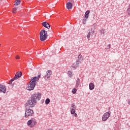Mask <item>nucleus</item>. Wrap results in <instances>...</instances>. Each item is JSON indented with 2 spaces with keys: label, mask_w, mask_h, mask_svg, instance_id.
<instances>
[{
  "label": "nucleus",
  "mask_w": 130,
  "mask_h": 130,
  "mask_svg": "<svg viewBox=\"0 0 130 130\" xmlns=\"http://www.w3.org/2000/svg\"><path fill=\"white\" fill-rule=\"evenodd\" d=\"M77 91H78V89H77L76 88H73L72 89L73 94H76V93H77Z\"/></svg>",
  "instance_id": "b1692460"
},
{
  "label": "nucleus",
  "mask_w": 130,
  "mask_h": 130,
  "mask_svg": "<svg viewBox=\"0 0 130 130\" xmlns=\"http://www.w3.org/2000/svg\"><path fill=\"white\" fill-rule=\"evenodd\" d=\"M90 14V10H87L85 13V15H84V18L83 19V23L85 25L86 24V21H87V19H88V18L89 17V14Z\"/></svg>",
  "instance_id": "6e6552de"
},
{
  "label": "nucleus",
  "mask_w": 130,
  "mask_h": 130,
  "mask_svg": "<svg viewBox=\"0 0 130 130\" xmlns=\"http://www.w3.org/2000/svg\"><path fill=\"white\" fill-rule=\"evenodd\" d=\"M15 58L16 59H20V56H19L18 55H17L16 56Z\"/></svg>",
  "instance_id": "c756f323"
},
{
  "label": "nucleus",
  "mask_w": 130,
  "mask_h": 130,
  "mask_svg": "<svg viewBox=\"0 0 130 130\" xmlns=\"http://www.w3.org/2000/svg\"><path fill=\"white\" fill-rule=\"evenodd\" d=\"M76 108H77V107H76L75 104H72L71 109H72L73 110H76Z\"/></svg>",
  "instance_id": "6ab92c4d"
},
{
  "label": "nucleus",
  "mask_w": 130,
  "mask_h": 130,
  "mask_svg": "<svg viewBox=\"0 0 130 130\" xmlns=\"http://www.w3.org/2000/svg\"><path fill=\"white\" fill-rule=\"evenodd\" d=\"M22 75H23V73H22L21 72H17L14 76L15 80H18V79L21 78V77H22Z\"/></svg>",
  "instance_id": "9d476101"
},
{
  "label": "nucleus",
  "mask_w": 130,
  "mask_h": 130,
  "mask_svg": "<svg viewBox=\"0 0 130 130\" xmlns=\"http://www.w3.org/2000/svg\"><path fill=\"white\" fill-rule=\"evenodd\" d=\"M49 103H50V99L47 98L45 101V104L47 105L49 104Z\"/></svg>",
  "instance_id": "412c9836"
},
{
  "label": "nucleus",
  "mask_w": 130,
  "mask_h": 130,
  "mask_svg": "<svg viewBox=\"0 0 130 130\" xmlns=\"http://www.w3.org/2000/svg\"><path fill=\"white\" fill-rule=\"evenodd\" d=\"M9 85H11L12 87H13V86H14V85H13V82H11V81H9Z\"/></svg>",
  "instance_id": "c85d7f7f"
},
{
  "label": "nucleus",
  "mask_w": 130,
  "mask_h": 130,
  "mask_svg": "<svg viewBox=\"0 0 130 130\" xmlns=\"http://www.w3.org/2000/svg\"><path fill=\"white\" fill-rule=\"evenodd\" d=\"M40 77H41V75H40L38 76L31 78L30 79L29 83L27 87V90H28V91H32V90H34V88H35V86H36L37 82L39 81Z\"/></svg>",
  "instance_id": "f03ea898"
},
{
  "label": "nucleus",
  "mask_w": 130,
  "mask_h": 130,
  "mask_svg": "<svg viewBox=\"0 0 130 130\" xmlns=\"http://www.w3.org/2000/svg\"><path fill=\"white\" fill-rule=\"evenodd\" d=\"M127 104H129V105L130 104V100H128V101H127Z\"/></svg>",
  "instance_id": "72a5a7b5"
},
{
  "label": "nucleus",
  "mask_w": 130,
  "mask_h": 130,
  "mask_svg": "<svg viewBox=\"0 0 130 130\" xmlns=\"http://www.w3.org/2000/svg\"><path fill=\"white\" fill-rule=\"evenodd\" d=\"M74 114L75 117H78V114H77V113H75Z\"/></svg>",
  "instance_id": "2f4dec72"
},
{
  "label": "nucleus",
  "mask_w": 130,
  "mask_h": 130,
  "mask_svg": "<svg viewBox=\"0 0 130 130\" xmlns=\"http://www.w3.org/2000/svg\"><path fill=\"white\" fill-rule=\"evenodd\" d=\"M79 63H80V61L77 60L76 62H75L72 64V68H73L74 70H76V69H77V68L79 67Z\"/></svg>",
  "instance_id": "9b49d317"
},
{
  "label": "nucleus",
  "mask_w": 130,
  "mask_h": 130,
  "mask_svg": "<svg viewBox=\"0 0 130 130\" xmlns=\"http://www.w3.org/2000/svg\"><path fill=\"white\" fill-rule=\"evenodd\" d=\"M110 48H111V45L109 44L105 48V49L107 50V51H109V50H110Z\"/></svg>",
  "instance_id": "aec40b11"
},
{
  "label": "nucleus",
  "mask_w": 130,
  "mask_h": 130,
  "mask_svg": "<svg viewBox=\"0 0 130 130\" xmlns=\"http://www.w3.org/2000/svg\"><path fill=\"white\" fill-rule=\"evenodd\" d=\"M21 4V0H16L15 1L14 6H19Z\"/></svg>",
  "instance_id": "a211bd4d"
},
{
  "label": "nucleus",
  "mask_w": 130,
  "mask_h": 130,
  "mask_svg": "<svg viewBox=\"0 0 130 130\" xmlns=\"http://www.w3.org/2000/svg\"><path fill=\"white\" fill-rule=\"evenodd\" d=\"M68 75L69 77H70V78H72V77H73V73H72V72L69 71L68 72Z\"/></svg>",
  "instance_id": "4be33fe9"
},
{
  "label": "nucleus",
  "mask_w": 130,
  "mask_h": 130,
  "mask_svg": "<svg viewBox=\"0 0 130 130\" xmlns=\"http://www.w3.org/2000/svg\"><path fill=\"white\" fill-rule=\"evenodd\" d=\"M0 92L5 94L6 92H7V88L6 87V85L0 84Z\"/></svg>",
  "instance_id": "1a4fd4ad"
},
{
  "label": "nucleus",
  "mask_w": 130,
  "mask_h": 130,
  "mask_svg": "<svg viewBox=\"0 0 130 130\" xmlns=\"http://www.w3.org/2000/svg\"><path fill=\"white\" fill-rule=\"evenodd\" d=\"M42 24L43 27L47 28V29H49L50 28V25L47 22H43Z\"/></svg>",
  "instance_id": "f8f14e48"
},
{
  "label": "nucleus",
  "mask_w": 130,
  "mask_h": 130,
  "mask_svg": "<svg viewBox=\"0 0 130 130\" xmlns=\"http://www.w3.org/2000/svg\"><path fill=\"white\" fill-rule=\"evenodd\" d=\"M78 58L77 60H79L80 61V63H81V61L83 60V57H82V55L79 54L78 56Z\"/></svg>",
  "instance_id": "f3484780"
},
{
  "label": "nucleus",
  "mask_w": 130,
  "mask_h": 130,
  "mask_svg": "<svg viewBox=\"0 0 130 130\" xmlns=\"http://www.w3.org/2000/svg\"><path fill=\"white\" fill-rule=\"evenodd\" d=\"M40 99H41V94H33L27 101L25 106L34 107L37 104V101H39Z\"/></svg>",
  "instance_id": "f257e3e1"
},
{
  "label": "nucleus",
  "mask_w": 130,
  "mask_h": 130,
  "mask_svg": "<svg viewBox=\"0 0 130 130\" xmlns=\"http://www.w3.org/2000/svg\"><path fill=\"white\" fill-rule=\"evenodd\" d=\"M109 117H110V112L104 113L102 117L103 121H106Z\"/></svg>",
  "instance_id": "0eeeda50"
},
{
  "label": "nucleus",
  "mask_w": 130,
  "mask_h": 130,
  "mask_svg": "<svg viewBox=\"0 0 130 130\" xmlns=\"http://www.w3.org/2000/svg\"><path fill=\"white\" fill-rule=\"evenodd\" d=\"M15 77L14 78H12L11 80H10V81L12 82H14V81H15Z\"/></svg>",
  "instance_id": "7c9ffc66"
},
{
  "label": "nucleus",
  "mask_w": 130,
  "mask_h": 130,
  "mask_svg": "<svg viewBox=\"0 0 130 130\" xmlns=\"http://www.w3.org/2000/svg\"><path fill=\"white\" fill-rule=\"evenodd\" d=\"M90 37H91V35H90V34H88L87 35V38L88 40H90Z\"/></svg>",
  "instance_id": "cd10ccee"
},
{
  "label": "nucleus",
  "mask_w": 130,
  "mask_h": 130,
  "mask_svg": "<svg viewBox=\"0 0 130 130\" xmlns=\"http://www.w3.org/2000/svg\"><path fill=\"white\" fill-rule=\"evenodd\" d=\"M47 31L44 29H42L40 32V40L41 41H45L47 38Z\"/></svg>",
  "instance_id": "7ed1b4c3"
},
{
  "label": "nucleus",
  "mask_w": 130,
  "mask_h": 130,
  "mask_svg": "<svg viewBox=\"0 0 130 130\" xmlns=\"http://www.w3.org/2000/svg\"><path fill=\"white\" fill-rule=\"evenodd\" d=\"M94 33H95V30H94V28H91L90 30L88 32V34H89L90 36H92V35H94Z\"/></svg>",
  "instance_id": "dca6fc26"
},
{
  "label": "nucleus",
  "mask_w": 130,
  "mask_h": 130,
  "mask_svg": "<svg viewBox=\"0 0 130 130\" xmlns=\"http://www.w3.org/2000/svg\"><path fill=\"white\" fill-rule=\"evenodd\" d=\"M89 90H94V88H95V85H94V83H89Z\"/></svg>",
  "instance_id": "4468645a"
},
{
  "label": "nucleus",
  "mask_w": 130,
  "mask_h": 130,
  "mask_svg": "<svg viewBox=\"0 0 130 130\" xmlns=\"http://www.w3.org/2000/svg\"><path fill=\"white\" fill-rule=\"evenodd\" d=\"M34 115V111L33 110L29 109L28 108H26L25 113V117L27 118L28 116H33Z\"/></svg>",
  "instance_id": "20e7f679"
},
{
  "label": "nucleus",
  "mask_w": 130,
  "mask_h": 130,
  "mask_svg": "<svg viewBox=\"0 0 130 130\" xmlns=\"http://www.w3.org/2000/svg\"><path fill=\"white\" fill-rule=\"evenodd\" d=\"M51 75H52V72L51 70H48L46 72V74L44 77V79L46 82H48L50 80V77H51Z\"/></svg>",
  "instance_id": "423d86ee"
},
{
  "label": "nucleus",
  "mask_w": 130,
  "mask_h": 130,
  "mask_svg": "<svg viewBox=\"0 0 130 130\" xmlns=\"http://www.w3.org/2000/svg\"><path fill=\"white\" fill-rule=\"evenodd\" d=\"M80 79L77 78L76 80V85H75L76 88H79V86H80Z\"/></svg>",
  "instance_id": "2eb2a0df"
},
{
  "label": "nucleus",
  "mask_w": 130,
  "mask_h": 130,
  "mask_svg": "<svg viewBox=\"0 0 130 130\" xmlns=\"http://www.w3.org/2000/svg\"><path fill=\"white\" fill-rule=\"evenodd\" d=\"M0 46H1V44H0Z\"/></svg>",
  "instance_id": "f704fd0d"
},
{
  "label": "nucleus",
  "mask_w": 130,
  "mask_h": 130,
  "mask_svg": "<svg viewBox=\"0 0 130 130\" xmlns=\"http://www.w3.org/2000/svg\"><path fill=\"white\" fill-rule=\"evenodd\" d=\"M37 124V122L36 121V119L35 118H31V119L29 120L27 122V124L30 127H34L35 125H36Z\"/></svg>",
  "instance_id": "39448f33"
},
{
  "label": "nucleus",
  "mask_w": 130,
  "mask_h": 130,
  "mask_svg": "<svg viewBox=\"0 0 130 130\" xmlns=\"http://www.w3.org/2000/svg\"><path fill=\"white\" fill-rule=\"evenodd\" d=\"M66 8L67 10H72L73 8V4L70 2H68L66 5Z\"/></svg>",
  "instance_id": "ddd939ff"
},
{
  "label": "nucleus",
  "mask_w": 130,
  "mask_h": 130,
  "mask_svg": "<svg viewBox=\"0 0 130 130\" xmlns=\"http://www.w3.org/2000/svg\"><path fill=\"white\" fill-rule=\"evenodd\" d=\"M101 34H103V36H104V33H105V30L104 29H102V30H100Z\"/></svg>",
  "instance_id": "5701e85b"
},
{
  "label": "nucleus",
  "mask_w": 130,
  "mask_h": 130,
  "mask_svg": "<svg viewBox=\"0 0 130 130\" xmlns=\"http://www.w3.org/2000/svg\"><path fill=\"white\" fill-rule=\"evenodd\" d=\"M18 10V8L15 7L14 8H13V10L12 11V13H13V14H16V12H17V10Z\"/></svg>",
  "instance_id": "393cba45"
},
{
  "label": "nucleus",
  "mask_w": 130,
  "mask_h": 130,
  "mask_svg": "<svg viewBox=\"0 0 130 130\" xmlns=\"http://www.w3.org/2000/svg\"><path fill=\"white\" fill-rule=\"evenodd\" d=\"M127 12L128 13V15L130 16V4L129 5V8L127 10Z\"/></svg>",
  "instance_id": "a878e982"
},
{
  "label": "nucleus",
  "mask_w": 130,
  "mask_h": 130,
  "mask_svg": "<svg viewBox=\"0 0 130 130\" xmlns=\"http://www.w3.org/2000/svg\"><path fill=\"white\" fill-rule=\"evenodd\" d=\"M96 26H97V24L94 23V24H93V27H96Z\"/></svg>",
  "instance_id": "473e14b6"
},
{
  "label": "nucleus",
  "mask_w": 130,
  "mask_h": 130,
  "mask_svg": "<svg viewBox=\"0 0 130 130\" xmlns=\"http://www.w3.org/2000/svg\"><path fill=\"white\" fill-rule=\"evenodd\" d=\"M76 112V110L71 109V114H74Z\"/></svg>",
  "instance_id": "bb28decb"
}]
</instances>
